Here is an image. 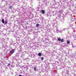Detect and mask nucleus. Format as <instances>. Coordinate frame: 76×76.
<instances>
[{
  "mask_svg": "<svg viewBox=\"0 0 76 76\" xmlns=\"http://www.w3.org/2000/svg\"><path fill=\"white\" fill-rule=\"evenodd\" d=\"M14 52H15V49H13L10 52V53L11 54H13Z\"/></svg>",
  "mask_w": 76,
  "mask_h": 76,
  "instance_id": "obj_1",
  "label": "nucleus"
},
{
  "mask_svg": "<svg viewBox=\"0 0 76 76\" xmlns=\"http://www.w3.org/2000/svg\"><path fill=\"white\" fill-rule=\"evenodd\" d=\"M45 4L46 6H48V1H47V0H45Z\"/></svg>",
  "mask_w": 76,
  "mask_h": 76,
  "instance_id": "obj_2",
  "label": "nucleus"
},
{
  "mask_svg": "<svg viewBox=\"0 0 76 76\" xmlns=\"http://www.w3.org/2000/svg\"><path fill=\"white\" fill-rule=\"evenodd\" d=\"M51 73L52 76H54V74L53 72H51Z\"/></svg>",
  "mask_w": 76,
  "mask_h": 76,
  "instance_id": "obj_3",
  "label": "nucleus"
},
{
  "mask_svg": "<svg viewBox=\"0 0 76 76\" xmlns=\"http://www.w3.org/2000/svg\"><path fill=\"white\" fill-rule=\"evenodd\" d=\"M53 22L54 24H56V23H57V21H56V20H53Z\"/></svg>",
  "mask_w": 76,
  "mask_h": 76,
  "instance_id": "obj_4",
  "label": "nucleus"
},
{
  "mask_svg": "<svg viewBox=\"0 0 76 76\" xmlns=\"http://www.w3.org/2000/svg\"><path fill=\"white\" fill-rule=\"evenodd\" d=\"M42 13L43 14H44L45 13V11L44 10H42Z\"/></svg>",
  "mask_w": 76,
  "mask_h": 76,
  "instance_id": "obj_5",
  "label": "nucleus"
},
{
  "mask_svg": "<svg viewBox=\"0 0 76 76\" xmlns=\"http://www.w3.org/2000/svg\"><path fill=\"white\" fill-rule=\"evenodd\" d=\"M56 31H57V33H58V32H60V31H59L58 30V28H56Z\"/></svg>",
  "mask_w": 76,
  "mask_h": 76,
  "instance_id": "obj_6",
  "label": "nucleus"
},
{
  "mask_svg": "<svg viewBox=\"0 0 76 76\" xmlns=\"http://www.w3.org/2000/svg\"><path fill=\"white\" fill-rule=\"evenodd\" d=\"M38 55L39 56H41L42 54H41V53H39L38 54Z\"/></svg>",
  "mask_w": 76,
  "mask_h": 76,
  "instance_id": "obj_7",
  "label": "nucleus"
},
{
  "mask_svg": "<svg viewBox=\"0 0 76 76\" xmlns=\"http://www.w3.org/2000/svg\"><path fill=\"white\" fill-rule=\"evenodd\" d=\"M34 37L35 38H37V35L36 34H34Z\"/></svg>",
  "mask_w": 76,
  "mask_h": 76,
  "instance_id": "obj_8",
  "label": "nucleus"
},
{
  "mask_svg": "<svg viewBox=\"0 0 76 76\" xmlns=\"http://www.w3.org/2000/svg\"><path fill=\"white\" fill-rule=\"evenodd\" d=\"M2 22L3 23H4V19L2 20Z\"/></svg>",
  "mask_w": 76,
  "mask_h": 76,
  "instance_id": "obj_9",
  "label": "nucleus"
},
{
  "mask_svg": "<svg viewBox=\"0 0 76 76\" xmlns=\"http://www.w3.org/2000/svg\"><path fill=\"white\" fill-rule=\"evenodd\" d=\"M61 38H58V41H61Z\"/></svg>",
  "mask_w": 76,
  "mask_h": 76,
  "instance_id": "obj_10",
  "label": "nucleus"
},
{
  "mask_svg": "<svg viewBox=\"0 0 76 76\" xmlns=\"http://www.w3.org/2000/svg\"><path fill=\"white\" fill-rule=\"evenodd\" d=\"M70 41H68L67 42V44H70Z\"/></svg>",
  "mask_w": 76,
  "mask_h": 76,
  "instance_id": "obj_11",
  "label": "nucleus"
},
{
  "mask_svg": "<svg viewBox=\"0 0 76 76\" xmlns=\"http://www.w3.org/2000/svg\"><path fill=\"white\" fill-rule=\"evenodd\" d=\"M39 26V24L37 23L36 24V26H37V27H38Z\"/></svg>",
  "mask_w": 76,
  "mask_h": 76,
  "instance_id": "obj_12",
  "label": "nucleus"
},
{
  "mask_svg": "<svg viewBox=\"0 0 76 76\" xmlns=\"http://www.w3.org/2000/svg\"><path fill=\"white\" fill-rule=\"evenodd\" d=\"M61 42H63L64 41V39H61Z\"/></svg>",
  "mask_w": 76,
  "mask_h": 76,
  "instance_id": "obj_13",
  "label": "nucleus"
},
{
  "mask_svg": "<svg viewBox=\"0 0 76 76\" xmlns=\"http://www.w3.org/2000/svg\"><path fill=\"white\" fill-rule=\"evenodd\" d=\"M41 60H44V57H41Z\"/></svg>",
  "mask_w": 76,
  "mask_h": 76,
  "instance_id": "obj_14",
  "label": "nucleus"
},
{
  "mask_svg": "<svg viewBox=\"0 0 76 76\" xmlns=\"http://www.w3.org/2000/svg\"><path fill=\"white\" fill-rule=\"evenodd\" d=\"M23 68H25V67H26V66L25 65H24L23 66Z\"/></svg>",
  "mask_w": 76,
  "mask_h": 76,
  "instance_id": "obj_15",
  "label": "nucleus"
},
{
  "mask_svg": "<svg viewBox=\"0 0 76 76\" xmlns=\"http://www.w3.org/2000/svg\"><path fill=\"white\" fill-rule=\"evenodd\" d=\"M7 21H5V24H7Z\"/></svg>",
  "mask_w": 76,
  "mask_h": 76,
  "instance_id": "obj_16",
  "label": "nucleus"
},
{
  "mask_svg": "<svg viewBox=\"0 0 76 76\" xmlns=\"http://www.w3.org/2000/svg\"><path fill=\"white\" fill-rule=\"evenodd\" d=\"M36 67H34V69L35 71H36Z\"/></svg>",
  "mask_w": 76,
  "mask_h": 76,
  "instance_id": "obj_17",
  "label": "nucleus"
},
{
  "mask_svg": "<svg viewBox=\"0 0 76 76\" xmlns=\"http://www.w3.org/2000/svg\"><path fill=\"white\" fill-rule=\"evenodd\" d=\"M73 26V25L71 24V25H70V27H71L72 28V27Z\"/></svg>",
  "mask_w": 76,
  "mask_h": 76,
  "instance_id": "obj_18",
  "label": "nucleus"
},
{
  "mask_svg": "<svg viewBox=\"0 0 76 76\" xmlns=\"http://www.w3.org/2000/svg\"><path fill=\"white\" fill-rule=\"evenodd\" d=\"M67 28H64L63 30L64 31H65L66 29Z\"/></svg>",
  "mask_w": 76,
  "mask_h": 76,
  "instance_id": "obj_19",
  "label": "nucleus"
},
{
  "mask_svg": "<svg viewBox=\"0 0 76 76\" xmlns=\"http://www.w3.org/2000/svg\"><path fill=\"white\" fill-rule=\"evenodd\" d=\"M10 9H12V6H10L9 7Z\"/></svg>",
  "mask_w": 76,
  "mask_h": 76,
  "instance_id": "obj_20",
  "label": "nucleus"
},
{
  "mask_svg": "<svg viewBox=\"0 0 76 76\" xmlns=\"http://www.w3.org/2000/svg\"><path fill=\"white\" fill-rule=\"evenodd\" d=\"M8 66H10V63H8Z\"/></svg>",
  "mask_w": 76,
  "mask_h": 76,
  "instance_id": "obj_21",
  "label": "nucleus"
},
{
  "mask_svg": "<svg viewBox=\"0 0 76 76\" xmlns=\"http://www.w3.org/2000/svg\"><path fill=\"white\" fill-rule=\"evenodd\" d=\"M54 1L55 3H54V4H53L54 5H55V4H56V2H55V1Z\"/></svg>",
  "mask_w": 76,
  "mask_h": 76,
  "instance_id": "obj_22",
  "label": "nucleus"
},
{
  "mask_svg": "<svg viewBox=\"0 0 76 76\" xmlns=\"http://www.w3.org/2000/svg\"><path fill=\"white\" fill-rule=\"evenodd\" d=\"M40 19H42V17H39Z\"/></svg>",
  "mask_w": 76,
  "mask_h": 76,
  "instance_id": "obj_23",
  "label": "nucleus"
},
{
  "mask_svg": "<svg viewBox=\"0 0 76 76\" xmlns=\"http://www.w3.org/2000/svg\"><path fill=\"white\" fill-rule=\"evenodd\" d=\"M66 73H67V74H69V72H67Z\"/></svg>",
  "mask_w": 76,
  "mask_h": 76,
  "instance_id": "obj_24",
  "label": "nucleus"
},
{
  "mask_svg": "<svg viewBox=\"0 0 76 76\" xmlns=\"http://www.w3.org/2000/svg\"><path fill=\"white\" fill-rule=\"evenodd\" d=\"M19 76H22L21 75H19Z\"/></svg>",
  "mask_w": 76,
  "mask_h": 76,
  "instance_id": "obj_25",
  "label": "nucleus"
},
{
  "mask_svg": "<svg viewBox=\"0 0 76 76\" xmlns=\"http://www.w3.org/2000/svg\"><path fill=\"white\" fill-rule=\"evenodd\" d=\"M52 64H54V63Z\"/></svg>",
  "mask_w": 76,
  "mask_h": 76,
  "instance_id": "obj_26",
  "label": "nucleus"
},
{
  "mask_svg": "<svg viewBox=\"0 0 76 76\" xmlns=\"http://www.w3.org/2000/svg\"><path fill=\"white\" fill-rule=\"evenodd\" d=\"M46 40H48V39H46Z\"/></svg>",
  "mask_w": 76,
  "mask_h": 76,
  "instance_id": "obj_27",
  "label": "nucleus"
},
{
  "mask_svg": "<svg viewBox=\"0 0 76 76\" xmlns=\"http://www.w3.org/2000/svg\"><path fill=\"white\" fill-rule=\"evenodd\" d=\"M20 53H21V52H20Z\"/></svg>",
  "mask_w": 76,
  "mask_h": 76,
  "instance_id": "obj_28",
  "label": "nucleus"
},
{
  "mask_svg": "<svg viewBox=\"0 0 76 76\" xmlns=\"http://www.w3.org/2000/svg\"><path fill=\"white\" fill-rule=\"evenodd\" d=\"M18 76H19V75H18Z\"/></svg>",
  "mask_w": 76,
  "mask_h": 76,
  "instance_id": "obj_29",
  "label": "nucleus"
},
{
  "mask_svg": "<svg viewBox=\"0 0 76 76\" xmlns=\"http://www.w3.org/2000/svg\"><path fill=\"white\" fill-rule=\"evenodd\" d=\"M72 29H73V28H72Z\"/></svg>",
  "mask_w": 76,
  "mask_h": 76,
  "instance_id": "obj_30",
  "label": "nucleus"
}]
</instances>
